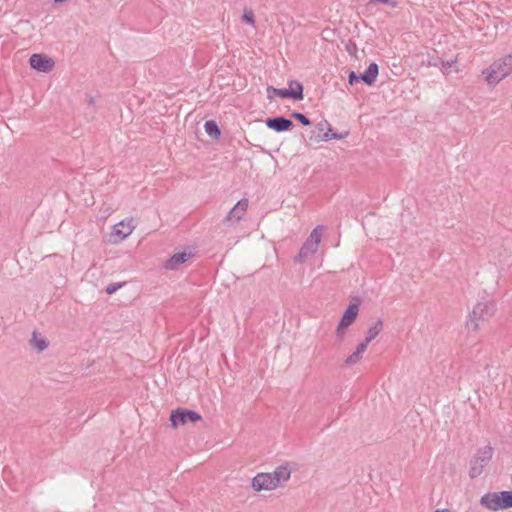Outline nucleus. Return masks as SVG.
<instances>
[{"label":"nucleus","mask_w":512,"mask_h":512,"mask_svg":"<svg viewBox=\"0 0 512 512\" xmlns=\"http://www.w3.org/2000/svg\"><path fill=\"white\" fill-rule=\"evenodd\" d=\"M383 329V323L381 320H377L367 331L366 333V337H365V340H366V343H370L372 340H374L378 335L379 333L382 331Z\"/></svg>","instance_id":"2eb2a0df"},{"label":"nucleus","mask_w":512,"mask_h":512,"mask_svg":"<svg viewBox=\"0 0 512 512\" xmlns=\"http://www.w3.org/2000/svg\"><path fill=\"white\" fill-rule=\"evenodd\" d=\"M434 512H451V511L448 509H437Z\"/></svg>","instance_id":"473e14b6"},{"label":"nucleus","mask_w":512,"mask_h":512,"mask_svg":"<svg viewBox=\"0 0 512 512\" xmlns=\"http://www.w3.org/2000/svg\"><path fill=\"white\" fill-rule=\"evenodd\" d=\"M243 20L246 21L248 24L254 26L255 20H254V13L251 10H245L243 14Z\"/></svg>","instance_id":"393cba45"},{"label":"nucleus","mask_w":512,"mask_h":512,"mask_svg":"<svg viewBox=\"0 0 512 512\" xmlns=\"http://www.w3.org/2000/svg\"><path fill=\"white\" fill-rule=\"evenodd\" d=\"M480 505L490 511L512 508V491L488 492L481 497Z\"/></svg>","instance_id":"20e7f679"},{"label":"nucleus","mask_w":512,"mask_h":512,"mask_svg":"<svg viewBox=\"0 0 512 512\" xmlns=\"http://www.w3.org/2000/svg\"><path fill=\"white\" fill-rule=\"evenodd\" d=\"M441 58H439L438 56H429L428 60H427V66L429 67H440V64H441Z\"/></svg>","instance_id":"a878e982"},{"label":"nucleus","mask_w":512,"mask_h":512,"mask_svg":"<svg viewBox=\"0 0 512 512\" xmlns=\"http://www.w3.org/2000/svg\"><path fill=\"white\" fill-rule=\"evenodd\" d=\"M378 72V65L376 63H371L364 73L359 74L360 80L367 85H372L376 81Z\"/></svg>","instance_id":"4468645a"},{"label":"nucleus","mask_w":512,"mask_h":512,"mask_svg":"<svg viewBox=\"0 0 512 512\" xmlns=\"http://www.w3.org/2000/svg\"><path fill=\"white\" fill-rule=\"evenodd\" d=\"M199 420H201V415L194 410L178 408L177 410L172 411L170 415V421L173 427H178L188 422L194 423Z\"/></svg>","instance_id":"0eeeda50"},{"label":"nucleus","mask_w":512,"mask_h":512,"mask_svg":"<svg viewBox=\"0 0 512 512\" xmlns=\"http://www.w3.org/2000/svg\"><path fill=\"white\" fill-rule=\"evenodd\" d=\"M512 73V53L495 60L488 68L482 71L485 81L495 86Z\"/></svg>","instance_id":"f03ea898"},{"label":"nucleus","mask_w":512,"mask_h":512,"mask_svg":"<svg viewBox=\"0 0 512 512\" xmlns=\"http://www.w3.org/2000/svg\"><path fill=\"white\" fill-rule=\"evenodd\" d=\"M323 230V226H317L312 230L306 241L301 246L298 255L294 257L295 262L304 263L309 257L317 252Z\"/></svg>","instance_id":"39448f33"},{"label":"nucleus","mask_w":512,"mask_h":512,"mask_svg":"<svg viewBox=\"0 0 512 512\" xmlns=\"http://www.w3.org/2000/svg\"><path fill=\"white\" fill-rule=\"evenodd\" d=\"M457 63V57H453L449 60H441V64H440V70L444 73V74H448L450 73V68Z\"/></svg>","instance_id":"6ab92c4d"},{"label":"nucleus","mask_w":512,"mask_h":512,"mask_svg":"<svg viewBox=\"0 0 512 512\" xmlns=\"http://www.w3.org/2000/svg\"><path fill=\"white\" fill-rule=\"evenodd\" d=\"M268 97L272 99L274 96H278L280 98H290L295 101H300L303 99L304 95H300V91H292L287 89H278L269 86L267 88Z\"/></svg>","instance_id":"9b49d317"},{"label":"nucleus","mask_w":512,"mask_h":512,"mask_svg":"<svg viewBox=\"0 0 512 512\" xmlns=\"http://www.w3.org/2000/svg\"><path fill=\"white\" fill-rule=\"evenodd\" d=\"M266 126L269 129L274 130L275 132H285L290 130L293 127V122L284 117V116H277L273 118H268L265 121Z\"/></svg>","instance_id":"9d476101"},{"label":"nucleus","mask_w":512,"mask_h":512,"mask_svg":"<svg viewBox=\"0 0 512 512\" xmlns=\"http://www.w3.org/2000/svg\"><path fill=\"white\" fill-rule=\"evenodd\" d=\"M368 344L369 343H366V340L364 339L362 342L358 344V346L356 347V351L359 352L360 354H363L366 351Z\"/></svg>","instance_id":"c756f323"},{"label":"nucleus","mask_w":512,"mask_h":512,"mask_svg":"<svg viewBox=\"0 0 512 512\" xmlns=\"http://www.w3.org/2000/svg\"><path fill=\"white\" fill-rule=\"evenodd\" d=\"M248 208V200L247 199H241L239 200L234 207L229 211L227 214L225 221H235L238 222L242 219L243 215L245 214L246 210Z\"/></svg>","instance_id":"f8f14e48"},{"label":"nucleus","mask_w":512,"mask_h":512,"mask_svg":"<svg viewBox=\"0 0 512 512\" xmlns=\"http://www.w3.org/2000/svg\"><path fill=\"white\" fill-rule=\"evenodd\" d=\"M191 254L186 252H178L172 255L164 264L168 270H176L181 264H184Z\"/></svg>","instance_id":"ddd939ff"},{"label":"nucleus","mask_w":512,"mask_h":512,"mask_svg":"<svg viewBox=\"0 0 512 512\" xmlns=\"http://www.w3.org/2000/svg\"><path fill=\"white\" fill-rule=\"evenodd\" d=\"M31 344L40 352L43 351L47 346L48 342L41 337H37L36 333H33Z\"/></svg>","instance_id":"a211bd4d"},{"label":"nucleus","mask_w":512,"mask_h":512,"mask_svg":"<svg viewBox=\"0 0 512 512\" xmlns=\"http://www.w3.org/2000/svg\"><path fill=\"white\" fill-rule=\"evenodd\" d=\"M362 357V354L357 352L356 350L346 358L345 363L346 365H354L356 364Z\"/></svg>","instance_id":"412c9836"},{"label":"nucleus","mask_w":512,"mask_h":512,"mask_svg":"<svg viewBox=\"0 0 512 512\" xmlns=\"http://www.w3.org/2000/svg\"><path fill=\"white\" fill-rule=\"evenodd\" d=\"M288 90L300 91V95H303V85L297 80H290L288 82Z\"/></svg>","instance_id":"4be33fe9"},{"label":"nucleus","mask_w":512,"mask_h":512,"mask_svg":"<svg viewBox=\"0 0 512 512\" xmlns=\"http://www.w3.org/2000/svg\"><path fill=\"white\" fill-rule=\"evenodd\" d=\"M291 470L287 464L280 465L271 473H257L252 479V488L259 492L274 490L290 479Z\"/></svg>","instance_id":"f257e3e1"},{"label":"nucleus","mask_w":512,"mask_h":512,"mask_svg":"<svg viewBox=\"0 0 512 512\" xmlns=\"http://www.w3.org/2000/svg\"><path fill=\"white\" fill-rule=\"evenodd\" d=\"M495 310V303L493 301L477 303L467 317V329L477 331L480 327V322L490 319L494 315Z\"/></svg>","instance_id":"7ed1b4c3"},{"label":"nucleus","mask_w":512,"mask_h":512,"mask_svg":"<svg viewBox=\"0 0 512 512\" xmlns=\"http://www.w3.org/2000/svg\"><path fill=\"white\" fill-rule=\"evenodd\" d=\"M360 81L359 74L355 73L354 71H350L348 75V82L350 85H353L355 82Z\"/></svg>","instance_id":"c85d7f7f"},{"label":"nucleus","mask_w":512,"mask_h":512,"mask_svg":"<svg viewBox=\"0 0 512 512\" xmlns=\"http://www.w3.org/2000/svg\"><path fill=\"white\" fill-rule=\"evenodd\" d=\"M89 105H90V106H94V105H95V100H94V98H93V97H90V98H89Z\"/></svg>","instance_id":"2f4dec72"},{"label":"nucleus","mask_w":512,"mask_h":512,"mask_svg":"<svg viewBox=\"0 0 512 512\" xmlns=\"http://www.w3.org/2000/svg\"><path fill=\"white\" fill-rule=\"evenodd\" d=\"M326 126H329L328 122L327 121H324V122H320L318 125H317V129L319 131V133H322L325 129Z\"/></svg>","instance_id":"7c9ffc66"},{"label":"nucleus","mask_w":512,"mask_h":512,"mask_svg":"<svg viewBox=\"0 0 512 512\" xmlns=\"http://www.w3.org/2000/svg\"><path fill=\"white\" fill-rule=\"evenodd\" d=\"M376 3H383V4L390 5L392 7H396V5H397L396 1H394V0H370L369 5H373Z\"/></svg>","instance_id":"cd10ccee"},{"label":"nucleus","mask_w":512,"mask_h":512,"mask_svg":"<svg viewBox=\"0 0 512 512\" xmlns=\"http://www.w3.org/2000/svg\"><path fill=\"white\" fill-rule=\"evenodd\" d=\"M341 138H342V136L340 134L333 133L332 129L329 127L328 131L323 134L321 140L328 141V140H331V139H341Z\"/></svg>","instance_id":"5701e85b"},{"label":"nucleus","mask_w":512,"mask_h":512,"mask_svg":"<svg viewBox=\"0 0 512 512\" xmlns=\"http://www.w3.org/2000/svg\"><path fill=\"white\" fill-rule=\"evenodd\" d=\"M292 117L304 126H309L311 124V121L309 120V118L306 115H304L303 113L294 112V113H292Z\"/></svg>","instance_id":"aec40b11"},{"label":"nucleus","mask_w":512,"mask_h":512,"mask_svg":"<svg viewBox=\"0 0 512 512\" xmlns=\"http://www.w3.org/2000/svg\"><path fill=\"white\" fill-rule=\"evenodd\" d=\"M29 63L31 68L41 72H49L54 67V61L42 54H33L29 59Z\"/></svg>","instance_id":"1a4fd4ad"},{"label":"nucleus","mask_w":512,"mask_h":512,"mask_svg":"<svg viewBox=\"0 0 512 512\" xmlns=\"http://www.w3.org/2000/svg\"><path fill=\"white\" fill-rule=\"evenodd\" d=\"M359 312V307L357 304H350L347 309L345 310L342 318L350 323V325L355 321L357 315Z\"/></svg>","instance_id":"dca6fc26"},{"label":"nucleus","mask_w":512,"mask_h":512,"mask_svg":"<svg viewBox=\"0 0 512 512\" xmlns=\"http://www.w3.org/2000/svg\"><path fill=\"white\" fill-rule=\"evenodd\" d=\"M134 226L132 225V220L126 221L122 220L116 225H114L111 238L113 243H118L127 238L134 230Z\"/></svg>","instance_id":"6e6552de"},{"label":"nucleus","mask_w":512,"mask_h":512,"mask_svg":"<svg viewBox=\"0 0 512 512\" xmlns=\"http://www.w3.org/2000/svg\"><path fill=\"white\" fill-rule=\"evenodd\" d=\"M494 449L490 444L483 448L477 449L476 453L470 460L469 476L474 479L483 473L486 465L493 457Z\"/></svg>","instance_id":"423d86ee"},{"label":"nucleus","mask_w":512,"mask_h":512,"mask_svg":"<svg viewBox=\"0 0 512 512\" xmlns=\"http://www.w3.org/2000/svg\"><path fill=\"white\" fill-rule=\"evenodd\" d=\"M348 326H350V323L346 322L343 318H341L338 326H337V329H336V335L338 337H342L343 334H344V329L347 328Z\"/></svg>","instance_id":"b1692460"},{"label":"nucleus","mask_w":512,"mask_h":512,"mask_svg":"<svg viewBox=\"0 0 512 512\" xmlns=\"http://www.w3.org/2000/svg\"><path fill=\"white\" fill-rule=\"evenodd\" d=\"M205 132L213 138H219L221 135V131L217 125V123L213 120L206 121L204 124Z\"/></svg>","instance_id":"f3484780"},{"label":"nucleus","mask_w":512,"mask_h":512,"mask_svg":"<svg viewBox=\"0 0 512 512\" xmlns=\"http://www.w3.org/2000/svg\"><path fill=\"white\" fill-rule=\"evenodd\" d=\"M122 286H123V283H112L106 287L105 291L107 294L111 295V294L115 293Z\"/></svg>","instance_id":"bb28decb"}]
</instances>
